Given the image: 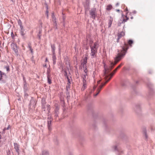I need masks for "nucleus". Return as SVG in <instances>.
<instances>
[{
    "instance_id": "1",
    "label": "nucleus",
    "mask_w": 155,
    "mask_h": 155,
    "mask_svg": "<svg viewBox=\"0 0 155 155\" xmlns=\"http://www.w3.org/2000/svg\"><path fill=\"white\" fill-rule=\"evenodd\" d=\"M128 44L124 42V45L121 47V49L120 51H118V53L115 57L114 58V62L110 61V66L109 67L107 68V65L104 64V70L103 74V79L105 81H106L110 78L109 81L111 79L114 73L116 72L117 68H116L111 73H110L111 70L114 68V66L122 58H123L125 55L127 50L128 49Z\"/></svg>"
},
{
    "instance_id": "2",
    "label": "nucleus",
    "mask_w": 155,
    "mask_h": 155,
    "mask_svg": "<svg viewBox=\"0 0 155 155\" xmlns=\"http://www.w3.org/2000/svg\"><path fill=\"white\" fill-rule=\"evenodd\" d=\"M112 148L117 154L120 155L123 153V151L122 149L120 147H118L117 145H115L113 146Z\"/></svg>"
},
{
    "instance_id": "3",
    "label": "nucleus",
    "mask_w": 155,
    "mask_h": 155,
    "mask_svg": "<svg viewBox=\"0 0 155 155\" xmlns=\"http://www.w3.org/2000/svg\"><path fill=\"white\" fill-rule=\"evenodd\" d=\"M110 79V78L108 80H107L106 81H104V82L101 83V84L97 88L96 93L95 94H94V97H96L99 94L102 88L109 81V80Z\"/></svg>"
},
{
    "instance_id": "4",
    "label": "nucleus",
    "mask_w": 155,
    "mask_h": 155,
    "mask_svg": "<svg viewBox=\"0 0 155 155\" xmlns=\"http://www.w3.org/2000/svg\"><path fill=\"white\" fill-rule=\"evenodd\" d=\"M89 14L91 16V18L94 19H95L97 15V14L96 12V9L95 8H91V9L89 11Z\"/></svg>"
},
{
    "instance_id": "5",
    "label": "nucleus",
    "mask_w": 155,
    "mask_h": 155,
    "mask_svg": "<svg viewBox=\"0 0 155 155\" xmlns=\"http://www.w3.org/2000/svg\"><path fill=\"white\" fill-rule=\"evenodd\" d=\"M52 21L53 22V25L54 27L56 29H58L57 24L56 21V19L54 15V13L53 12L51 15Z\"/></svg>"
},
{
    "instance_id": "6",
    "label": "nucleus",
    "mask_w": 155,
    "mask_h": 155,
    "mask_svg": "<svg viewBox=\"0 0 155 155\" xmlns=\"http://www.w3.org/2000/svg\"><path fill=\"white\" fill-rule=\"evenodd\" d=\"M23 81L24 84L23 86V88L24 89V91H27L28 90V85L27 84L26 80L24 78H23Z\"/></svg>"
},
{
    "instance_id": "7",
    "label": "nucleus",
    "mask_w": 155,
    "mask_h": 155,
    "mask_svg": "<svg viewBox=\"0 0 155 155\" xmlns=\"http://www.w3.org/2000/svg\"><path fill=\"white\" fill-rule=\"evenodd\" d=\"M99 44L97 42H95L94 43L93 45H91L90 48L91 49H96L97 50L98 48Z\"/></svg>"
},
{
    "instance_id": "8",
    "label": "nucleus",
    "mask_w": 155,
    "mask_h": 155,
    "mask_svg": "<svg viewBox=\"0 0 155 155\" xmlns=\"http://www.w3.org/2000/svg\"><path fill=\"white\" fill-rule=\"evenodd\" d=\"M12 49L14 51L15 53L17 55H18V49L17 45L13 43L12 45Z\"/></svg>"
},
{
    "instance_id": "9",
    "label": "nucleus",
    "mask_w": 155,
    "mask_h": 155,
    "mask_svg": "<svg viewBox=\"0 0 155 155\" xmlns=\"http://www.w3.org/2000/svg\"><path fill=\"white\" fill-rule=\"evenodd\" d=\"M14 149L16 152H17L18 154H19L20 151L19 145L17 143H14Z\"/></svg>"
},
{
    "instance_id": "10",
    "label": "nucleus",
    "mask_w": 155,
    "mask_h": 155,
    "mask_svg": "<svg viewBox=\"0 0 155 155\" xmlns=\"http://www.w3.org/2000/svg\"><path fill=\"white\" fill-rule=\"evenodd\" d=\"M97 50L94 49H91V55L92 58H94L95 54L97 53Z\"/></svg>"
},
{
    "instance_id": "11",
    "label": "nucleus",
    "mask_w": 155,
    "mask_h": 155,
    "mask_svg": "<svg viewBox=\"0 0 155 155\" xmlns=\"http://www.w3.org/2000/svg\"><path fill=\"white\" fill-rule=\"evenodd\" d=\"M36 102L35 100H31L30 101V103L29 105L30 107H31V106L33 107L34 108H35V106L36 105Z\"/></svg>"
},
{
    "instance_id": "12",
    "label": "nucleus",
    "mask_w": 155,
    "mask_h": 155,
    "mask_svg": "<svg viewBox=\"0 0 155 155\" xmlns=\"http://www.w3.org/2000/svg\"><path fill=\"white\" fill-rule=\"evenodd\" d=\"M51 120H48V129L49 132L51 131L52 130L51 128Z\"/></svg>"
},
{
    "instance_id": "13",
    "label": "nucleus",
    "mask_w": 155,
    "mask_h": 155,
    "mask_svg": "<svg viewBox=\"0 0 155 155\" xmlns=\"http://www.w3.org/2000/svg\"><path fill=\"white\" fill-rule=\"evenodd\" d=\"M56 58L55 54H52V60L53 61V64L54 65L56 63Z\"/></svg>"
},
{
    "instance_id": "14",
    "label": "nucleus",
    "mask_w": 155,
    "mask_h": 155,
    "mask_svg": "<svg viewBox=\"0 0 155 155\" xmlns=\"http://www.w3.org/2000/svg\"><path fill=\"white\" fill-rule=\"evenodd\" d=\"M41 155H49V152L47 150H43L42 151Z\"/></svg>"
},
{
    "instance_id": "15",
    "label": "nucleus",
    "mask_w": 155,
    "mask_h": 155,
    "mask_svg": "<svg viewBox=\"0 0 155 155\" xmlns=\"http://www.w3.org/2000/svg\"><path fill=\"white\" fill-rule=\"evenodd\" d=\"M113 21V18L111 17H110V19L109 20L108 23V28H110L111 27V25Z\"/></svg>"
},
{
    "instance_id": "16",
    "label": "nucleus",
    "mask_w": 155,
    "mask_h": 155,
    "mask_svg": "<svg viewBox=\"0 0 155 155\" xmlns=\"http://www.w3.org/2000/svg\"><path fill=\"white\" fill-rule=\"evenodd\" d=\"M51 51L52 54H55V47L54 44H51Z\"/></svg>"
},
{
    "instance_id": "17",
    "label": "nucleus",
    "mask_w": 155,
    "mask_h": 155,
    "mask_svg": "<svg viewBox=\"0 0 155 155\" xmlns=\"http://www.w3.org/2000/svg\"><path fill=\"white\" fill-rule=\"evenodd\" d=\"M125 35V33L123 31L120 32V33H118V37L121 38L122 36H124Z\"/></svg>"
},
{
    "instance_id": "18",
    "label": "nucleus",
    "mask_w": 155,
    "mask_h": 155,
    "mask_svg": "<svg viewBox=\"0 0 155 155\" xmlns=\"http://www.w3.org/2000/svg\"><path fill=\"white\" fill-rule=\"evenodd\" d=\"M143 131L145 138H146V139H147L148 138V136L147 135V131L146 129H143Z\"/></svg>"
},
{
    "instance_id": "19",
    "label": "nucleus",
    "mask_w": 155,
    "mask_h": 155,
    "mask_svg": "<svg viewBox=\"0 0 155 155\" xmlns=\"http://www.w3.org/2000/svg\"><path fill=\"white\" fill-rule=\"evenodd\" d=\"M59 107L58 106L56 105L55 106V108L54 110V113H59Z\"/></svg>"
},
{
    "instance_id": "20",
    "label": "nucleus",
    "mask_w": 155,
    "mask_h": 155,
    "mask_svg": "<svg viewBox=\"0 0 155 155\" xmlns=\"http://www.w3.org/2000/svg\"><path fill=\"white\" fill-rule=\"evenodd\" d=\"M112 7L111 5H109L107 6L106 10L107 11H110L112 9Z\"/></svg>"
},
{
    "instance_id": "21",
    "label": "nucleus",
    "mask_w": 155,
    "mask_h": 155,
    "mask_svg": "<svg viewBox=\"0 0 155 155\" xmlns=\"http://www.w3.org/2000/svg\"><path fill=\"white\" fill-rule=\"evenodd\" d=\"M87 62L83 61L81 63V65L83 66V68L87 67L86 64Z\"/></svg>"
},
{
    "instance_id": "22",
    "label": "nucleus",
    "mask_w": 155,
    "mask_h": 155,
    "mask_svg": "<svg viewBox=\"0 0 155 155\" xmlns=\"http://www.w3.org/2000/svg\"><path fill=\"white\" fill-rule=\"evenodd\" d=\"M83 85L82 89H83V90H84V87H85V86L86 84V80H83Z\"/></svg>"
},
{
    "instance_id": "23",
    "label": "nucleus",
    "mask_w": 155,
    "mask_h": 155,
    "mask_svg": "<svg viewBox=\"0 0 155 155\" xmlns=\"http://www.w3.org/2000/svg\"><path fill=\"white\" fill-rule=\"evenodd\" d=\"M140 106L139 104L135 106V110H140Z\"/></svg>"
},
{
    "instance_id": "24",
    "label": "nucleus",
    "mask_w": 155,
    "mask_h": 155,
    "mask_svg": "<svg viewBox=\"0 0 155 155\" xmlns=\"http://www.w3.org/2000/svg\"><path fill=\"white\" fill-rule=\"evenodd\" d=\"M133 41L131 40H128V43L129 45L131 47V45L133 43Z\"/></svg>"
},
{
    "instance_id": "25",
    "label": "nucleus",
    "mask_w": 155,
    "mask_h": 155,
    "mask_svg": "<svg viewBox=\"0 0 155 155\" xmlns=\"http://www.w3.org/2000/svg\"><path fill=\"white\" fill-rule=\"evenodd\" d=\"M1 73L2 74V80L3 79V78H6V75L5 73L1 72Z\"/></svg>"
},
{
    "instance_id": "26",
    "label": "nucleus",
    "mask_w": 155,
    "mask_h": 155,
    "mask_svg": "<svg viewBox=\"0 0 155 155\" xmlns=\"http://www.w3.org/2000/svg\"><path fill=\"white\" fill-rule=\"evenodd\" d=\"M24 30H21V31H20L21 35L23 37H24V35L25 34V33H24Z\"/></svg>"
},
{
    "instance_id": "27",
    "label": "nucleus",
    "mask_w": 155,
    "mask_h": 155,
    "mask_svg": "<svg viewBox=\"0 0 155 155\" xmlns=\"http://www.w3.org/2000/svg\"><path fill=\"white\" fill-rule=\"evenodd\" d=\"M7 155H12L13 154V153H11L9 149L8 150H7Z\"/></svg>"
},
{
    "instance_id": "28",
    "label": "nucleus",
    "mask_w": 155,
    "mask_h": 155,
    "mask_svg": "<svg viewBox=\"0 0 155 155\" xmlns=\"http://www.w3.org/2000/svg\"><path fill=\"white\" fill-rule=\"evenodd\" d=\"M87 75V74H84L83 75H82V78L83 80H86V76Z\"/></svg>"
},
{
    "instance_id": "29",
    "label": "nucleus",
    "mask_w": 155,
    "mask_h": 155,
    "mask_svg": "<svg viewBox=\"0 0 155 155\" xmlns=\"http://www.w3.org/2000/svg\"><path fill=\"white\" fill-rule=\"evenodd\" d=\"M51 78H47L48 80V83L49 84H51Z\"/></svg>"
},
{
    "instance_id": "30",
    "label": "nucleus",
    "mask_w": 155,
    "mask_h": 155,
    "mask_svg": "<svg viewBox=\"0 0 155 155\" xmlns=\"http://www.w3.org/2000/svg\"><path fill=\"white\" fill-rule=\"evenodd\" d=\"M62 14H63L62 19H63V24L64 26V21H65V17L64 15V14L63 13Z\"/></svg>"
},
{
    "instance_id": "31",
    "label": "nucleus",
    "mask_w": 155,
    "mask_h": 155,
    "mask_svg": "<svg viewBox=\"0 0 155 155\" xmlns=\"http://www.w3.org/2000/svg\"><path fill=\"white\" fill-rule=\"evenodd\" d=\"M4 68L7 71H10L9 66L8 65L5 66Z\"/></svg>"
},
{
    "instance_id": "32",
    "label": "nucleus",
    "mask_w": 155,
    "mask_h": 155,
    "mask_svg": "<svg viewBox=\"0 0 155 155\" xmlns=\"http://www.w3.org/2000/svg\"><path fill=\"white\" fill-rule=\"evenodd\" d=\"M70 84H67L66 85V90H67V91H68V89H70Z\"/></svg>"
},
{
    "instance_id": "33",
    "label": "nucleus",
    "mask_w": 155,
    "mask_h": 155,
    "mask_svg": "<svg viewBox=\"0 0 155 155\" xmlns=\"http://www.w3.org/2000/svg\"><path fill=\"white\" fill-rule=\"evenodd\" d=\"M61 105L62 106H64V104H65V102L64 100H61Z\"/></svg>"
},
{
    "instance_id": "34",
    "label": "nucleus",
    "mask_w": 155,
    "mask_h": 155,
    "mask_svg": "<svg viewBox=\"0 0 155 155\" xmlns=\"http://www.w3.org/2000/svg\"><path fill=\"white\" fill-rule=\"evenodd\" d=\"M9 127H10V126L8 125V127H7L6 128V127L5 128H4V129H3V132L5 133V131L6 130H8L9 128Z\"/></svg>"
},
{
    "instance_id": "35",
    "label": "nucleus",
    "mask_w": 155,
    "mask_h": 155,
    "mask_svg": "<svg viewBox=\"0 0 155 155\" xmlns=\"http://www.w3.org/2000/svg\"><path fill=\"white\" fill-rule=\"evenodd\" d=\"M50 72H51V71L50 70V66H49V67L48 68V69H47L46 74H50Z\"/></svg>"
},
{
    "instance_id": "36",
    "label": "nucleus",
    "mask_w": 155,
    "mask_h": 155,
    "mask_svg": "<svg viewBox=\"0 0 155 155\" xmlns=\"http://www.w3.org/2000/svg\"><path fill=\"white\" fill-rule=\"evenodd\" d=\"M18 25L19 26L22 25V22L19 19L18 20Z\"/></svg>"
},
{
    "instance_id": "37",
    "label": "nucleus",
    "mask_w": 155,
    "mask_h": 155,
    "mask_svg": "<svg viewBox=\"0 0 155 155\" xmlns=\"http://www.w3.org/2000/svg\"><path fill=\"white\" fill-rule=\"evenodd\" d=\"M122 23H122V21H120V20L118 21V26H120L121 24H122Z\"/></svg>"
},
{
    "instance_id": "38",
    "label": "nucleus",
    "mask_w": 155,
    "mask_h": 155,
    "mask_svg": "<svg viewBox=\"0 0 155 155\" xmlns=\"http://www.w3.org/2000/svg\"><path fill=\"white\" fill-rule=\"evenodd\" d=\"M121 21H122V23H124L126 22L127 21L126 20V19L124 18H123L122 20H120Z\"/></svg>"
},
{
    "instance_id": "39",
    "label": "nucleus",
    "mask_w": 155,
    "mask_h": 155,
    "mask_svg": "<svg viewBox=\"0 0 155 155\" xmlns=\"http://www.w3.org/2000/svg\"><path fill=\"white\" fill-rule=\"evenodd\" d=\"M93 43V40H92L91 39H90L89 40V45L90 46H91V45H92V44Z\"/></svg>"
},
{
    "instance_id": "40",
    "label": "nucleus",
    "mask_w": 155,
    "mask_h": 155,
    "mask_svg": "<svg viewBox=\"0 0 155 155\" xmlns=\"http://www.w3.org/2000/svg\"><path fill=\"white\" fill-rule=\"evenodd\" d=\"M48 120H51V121H52V117H51V116H48Z\"/></svg>"
},
{
    "instance_id": "41",
    "label": "nucleus",
    "mask_w": 155,
    "mask_h": 155,
    "mask_svg": "<svg viewBox=\"0 0 155 155\" xmlns=\"http://www.w3.org/2000/svg\"><path fill=\"white\" fill-rule=\"evenodd\" d=\"M124 64V63H121L119 65L117 68V69L120 68L122 65H123Z\"/></svg>"
},
{
    "instance_id": "42",
    "label": "nucleus",
    "mask_w": 155,
    "mask_h": 155,
    "mask_svg": "<svg viewBox=\"0 0 155 155\" xmlns=\"http://www.w3.org/2000/svg\"><path fill=\"white\" fill-rule=\"evenodd\" d=\"M60 68L61 69V71H63L64 70V67L63 65L61 64L60 67Z\"/></svg>"
},
{
    "instance_id": "43",
    "label": "nucleus",
    "mask_w": 155,
    "mask_h": 155,
    "mask_svg": "<svg viewBox=\"0 0 155 155\" xmlns=\"http://www.w3.org/2000/svg\"><path fill=\"white\" fill-rule=\"evenodd\" d=\"M47 78H51L50 74H46Z\"/></svg>"
},
{
    "instance_id": "44",
    "label": "nucleus",
    "mask_w": 155,
    "mask_h": 155,
    "mask_svg": "<svg viewBox=\"0 0 155 155\" xmlns=\"http://www.w3.org/2000/svg\"><path fill=\"white\" fill-rule=\"evenodd\" d=\"M59 113H54V116L55 118H57L58 117V114Z\"/></svg>"
},
{
    "instance_id": "45",
    "label": "nucleus",
    "mask_w": 155,
    "mask_h": 155,
    "mask_svg": "<svg viewBox=\"0 0 155 155\" xmlns=\"http://www.w3.org/2000/svg\"><path fill=\"white\" fill-rule=\"evenodd\" d=\"M147 85L148 86V87L150 88H151L152 87V85L150 83H148V84H147Z\"/></svg>"
},
{
    "instance_id": "46",
    "label": "nucleus",
    "mask_w": 155,
    "mask_h": 155,
    "mask_svg": "<svg viewBox=\"0 0 155 155\" xmlns=\"http://www.w3.org/2000/svg\"><path fill=\"white\" fill-rule=\"evenodd\" d=\"M87 57H85L84 58V59L83 61L87 62Z\"/></svg>"
},
{
    "instance_id": "47",
    "label": "nucleus",
    "mask_w": 155,
    "mask_h": 155,
    "mask_svg": "<svg viewBox=\"0 0 155 155\" xmlns=\"http://www.w3.org/2000/svg\"><path fill=\"white\" fill-rule=\"evenodd\" d=\"M68 83H67V84H71V79L70 78H69V79H68Z\"/></svg>"
},
{
    "instance_id": "48",
    "label": "nucleus",
    "mask_w": 155,
    "mask_h": 155,
    "mask_svg": "<svg viewBox=\"0 0 155 155\" xmlns=\"http://www.w3.org/2000/svg\"><path fill=\"white\" fill-rule=\"evenodd\" d=\"M1 73V71H0V81L2 80V81H3V80H2V78Z\"/></svg>"
},
{
    "instance_id": "49",
    "label": "nucleus",
    "mask_w": 155,
    "mask_h": 155,
    "mask_svg": "<svg viewBox=\"0 0 155 155\" xmlns=\"http://www.w3.org/2000/svg\"><path fill=\"white\" fill-rule=\"evenodd\" d=\"M45 105H42V108L43 110H44V111H45Z\"/></svg>"
},
{
    "instance_id": "50",
    "label": "nucleus",
    "mask_w": 155,
    "mask_h": 155,
    "mask_svg": "<svg viewBox=\"0 0 155 155\" xmlns=\"http://www.w3.org/2000/svg\"><path fill=\"white\" fill-rule=\"evenodd\" d=\"M20 29H21V30H24V29L23 28V27L22 26V25H20Z\"/></svg>"
},
{
    "instance_id": "51",
    "label": "nucleus",
    "mask_w": 155,
    "mask_h": 155,
    "mask_svg": "<svg viewBox=\"0 0 155 155\" xmlns=\"http://www.w3.org/2000/svg\"><path fill=\"white\" fill-rule=\"evenodd\" d=\"M25 93V96L27 97L28 96V94L26 93V91H24Z\"/></svg>"
},
{
    "instance_id": "52",
    "label": "nucleus",
    "mask_w": 155,
    "mask_h": 155,
    "mask_svg": "<svg viewBox=\"0 0 155 155\" xmlns=\"http://www.w3.org/2000/svg\"><path fill=\"white\" fill-rule=\"evenodd\" d=\"M64 73H65L64 74V76H67L68 75V74H67V73L66 70H64Z\"/></svg>"
},
{
    "instance_id": "53",
    "label": "nucleus",
    "mask_w": 155,
    "mask_h": 155,
    "mask_svg": "<svg viewBox=\"0 0 155 155\" xmlns=\"http://www.w3.org/2000/svg\"><path fill=\"white\" fill-rule=\"evenodd\" d=\"M84 68V71L85 73V74L87 73V67H86V68Z\"/></svg>"
},
{
    "instance_id": "54",
    "label": "nucleus",
    "mask_w": 155,
    "mask_h": 155,
    "mask_svg": "<svg viewBox=\"0 0 155 155\" xmlns=\"http://www.w3.org/2000/svg\"><path fill=\"white\" fill-rule=\"evenodd\" d=\"M28 48H29V50L31 49V45L30 44H28Z\"/></svg>"
},
{
    "instance_id": "55",
    "label": "nucleus",
    "mask_w": 155,
    "mask_h": 155,
    "mask_svg": "<svg viewBox=\"0 0 155 155\" xmlns=\"http://www.w3.org/2000/svg\"><path fill=\"white\" fill-rule=\"evenodd\" d=\"M38 36L39 39H41V34H38Z\"/></svg>"
},
{
    "instance_id": "56",
    "label": "nucleus",
    "mask_w": 155,
    "mask_h": 155,
    "mask_svg": "<svg viewBox=\"0 0 155 155\" xmlns=\"http://www.w3.org/2000/svg\"><path fill=\"white\" fill-rule=\"evenodd\" d=\"M125 17L126 18V20H127V21L128 19H129V18L128 17H127V15H126L125 16Z\"/></svg>"
},
{
    "instance_id": "57",
    "label": "nucleus",
    "mask_w": 155,
    "mask_h": 155,
    "mask_svg": "<svg viewBox=\"0 0 155 155\" xmlns=\"http://www.w3.org/2000/svg\"><path fill=\"white\" fill-rule=\"evenodd\" d=\"M120 39V38L118 37L117 38V42H119V40Z\"/></svg>"
},
{
    "instance_id": "58",
    "label": "nucleus",
    "mask_w": 155,
    "mask_h": 155,
    "mask_svg": "<svg viewBox=\"0 0 155 155\" xmlns=\"http://www.w3.org/2000/svg\"><path fill=\"white\" fill-rule=\"evenodd\" d=\"M41 29H39V33H38V34H41Z\"/></svg>"
},
{
    "instance_id": "59",
    "label": "nucleus",
    "mask_w": 155,
    "mask_h": 155,
    "mask_svg": "<svg viewBox=\"0 0 155 155\" xmlns=\"http://www.w3.org/2000/svg\"><path fill=\"white\" fill-rule=\"evenodd\" d=\"M30 51H31V53L32 54H33V49H32V48H31V49H30Z\"/></svg>"
},
{
    "instance_id": "60",
    "label": "nucleus",
    "mask_w": 155,
    "mask_h": 155,
    "mask_svg": "<svg viewBox=\"0 0 155 155\" xmlns=\"http://www.w3.org/2000/svg\"><path fill=\"white\" fill-rule=\"evenodd\" d=\"M48 11L47 10L46 11V15H47V18H48Z\"/></svg>"
},
{
    "instance_id": "61",
    "label": "nucleus",
    "mask_w": 155,
    "mask_h": 155,
    "mask_svg": "<svg viewBox=\"0 0 155 155\" xmlns=\"http://www.w3.org/2000/svg\"><path fill=\"white\" fill-rule=\"evenodd\" d=\"M42 105H43V104L45 105V102H44V101H42Z\"/></svg>"
},
{
    "instance_id": "62",
    "label": "nucleus",
    "mask_w": 155,
    "mask_h": 155,
    "mask_svg": "<svg viewBox=\"0 0 155 155\" xmlns=\"http://www.w3.org/2000/svg\"><path fill=\"white\" fill-rule=\"evenodd\" d=\"M66 94H68L69 92H68V91H67V90H66Z\"/></svg>"
},
{
    "instance_id": "63",
    "label": "nucleus",
    "mask_w": 155,
    "mask_h": 155,
    "mask_svg": "<svg viewBox=\"0 0 155 155\" xmlns=\"http://www.w3.org/2000/svg\"><path fill=\"white\" fill-rule=\"evenodd\" d=\"M65 77H66V78H67V79H69V78L68 76V75H67V76H65Z\"/></svg>"
},
{
    "instance_id": "64",
    "label": "nucleus",
    "mask_w": 155,
    "mask_h": 155,
    "mask_svg": "<svg viewBox=\"0 0 155 155\" xmlns=\"http://www.w3.org/2000/svg\"><path fill=\"white\" fill-rule=\"evenodd\" d=\"M119 3H117L116 4V6H118V5H119Z\"/></svg>"
}]
</instances>
